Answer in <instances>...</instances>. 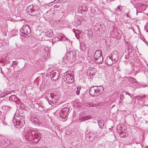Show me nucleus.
Wrapping results in <instances>:
<instances>
[{
    "mask_svg": "<svg viewBox=\"0 0 148 148\" xmlns=\"http://www.w3.org/2000/svg\"><path fill=\"white\" fill-rule=\"evenodd\" d=\"M92 116H84L80 117L79 120L81 121L86 120L91 118Z\"/></svg>",
    "mask_w": 148,
    "mask_h": 148,
    "instance_id": "6ab92c4d",
    "label": "nucleus"
},
{
    "mask_svg": "<svg viewBox=\"0 0 148 148\" xmlns=\"http://www.w3.org/2000/svg\"><path fill=\"white\" fill-rule=\"evenodd\" d=\"M24 136L25 138L28 140H31L34 138L38 139L36 142H37L41 138V134L36 129L33 130L27 129L25 133Z\"/></svg>",
    "mask_w": 148,
    "mask_h": 148,
    "instance_id": "f257e3e1",
    "label": "nucleus"
},
{
    "mask_svg": "<svg viewBox=\"0 0 148 148\" xmlns=\"http://www.w3.org/2000/svg\"><path fill=\"white\" fill-rule=\"evenodd\" d=\"M13 65H14V64H13V63H12V64L10 65V66H11V67H12V66H13Z\"/></svg>",
    "mask_w": 148,
    "mask_h": 148,
    "instance_id": "de8ad7c7",
    "label": "nucleus"
},
{
    "mask_svg": "<svg viewBox=\"0 0 148 148\" xmlns=\"http://www.w3.org/2000/svg\"><path fill=\"white\" fill-rule=\"evenodd\" d=\"M2 96H4V95H3V94H2Z\"/></svg>",
    "mask_w": 148,
    "mask_h": 148,
    "instance_id": "09e8293b",
    "label": "nucleus"
},
{
    "mask_svg": "<svg viewBox=\"0 0 148 148\" xmlns=\"http://www.w3.org/2000/svg\"><path fill=\"white\" fill-rule=\"evenodd\" d=\"M144 41L145 43H146L147 45H148V42L144 39Z\"/></svg>",
    "mask_w": 148,
    "mask_h": 148,
    "instance_id": "ea45409f",
    "label": "nucleus"
},
{
    "mask_svg": "<svg viewBox=\"0 0 148 148\" xmlns=\"http://www.w3.org/2000/svg\"><path fill=\"white\" fill-rule=\"evenodd\" d=\"M59 38L57 37H56L52 40V44L56 42L59 40Z\"/></svg>",
    "mask_w": 148,
    "mask_h": 148,
    "instance_id": "c756f323",
    "label": "nucleus"
},
{
    "mask_svg": "<svg viewBox=\"0 0 148 148\" xmlns=\"http://www.w3.org/2000/svg\"><path fill=\"white\" fill-rule=\"evenodd\" d=\"M48 52H47V51H46L44 54L42 56V57L41 58V60L44 61L47 58V55H48Z\"/></svg>",
    "mask_w": 148,
    "mask_h": 148,
    "instance_id": "a878e982",
    "label": "nucleus"
},
{
    "mask_svg": "<svg viewBox=\"0 0 148 148\" xmlns=\"http://www.w3.org/2000/svg\"><path fill=\"white\" fill-rule=\"evenodd\" d=\"M50 75L52 80L55 81L58 79L60 74L58 70H55L50 73Z\"/></svg>",
    "mask_w": 148,
    "mask_h": 148,
    "instance_id": "423d86ee",
    "label": "nucleus"
},
{
    "mask_svg": "<svg viewBox=\"0 0 148 148\" xmlns=\"http://www.w3.org/2000/svg\"><path fill=\"white\" fill-rule=\"evenodd\" d=\"M116 130L122 137H125L128 134L126 127L123 124H120L117 125Z\"/></svg>",
    "mask_w": 148,
    "mask_h": 148,
    "instance_id": "f03ea898",
    "label": "nucleus"
},
{
    "mask_svg": "<svg viewBox=\"0 0 148 148\" xmlns=\"http://www.w3.org/2000/svg\"><path fill=\"white\" fill-rule=\"evenodd\" d=\"M30 120L35 125L39 126L42 125V123L39 121V119L35 116H32L30 118Z\"/></svg>",
    "mask_w": 148,
    "mask_h": 148,
    "instance_id": "f8f14e48",
    "label": "nucleus"
},
{
    "mask_svg": "<svg viewBox=\"0 0 148 148\" xmlns=\"http://www.w3.org/2000/svg\"><path fill=\"white\" fill-rule=\"evenodd\" d=\"M143 112L145 114H146L148 112V106H144L143 107Z\"/></svg>",
    "mask_w": 148,
    "mask_h": 148,
    "instance_id": "393cba45",
    "label": "nucleus"
},
{
    "mask_svg": "<svg viewBox=\"0 0 148 148\" xmlns=\"http://www.w3.org/2000/svg\"><path fill=\"white\" fill-rule=\"evenodd\" d=\"M129 82H130L132 83H137V82L136 81V79L133 77L130 78L129 79Z\"/></svg>",
    "mask_w": 148,
    "mask_h": 148,
    "instance_id": "cd10ccee",
    "label": "nucleus"
},
{
    "mask_svg": "<svg viewBox=\"0 0 148 148\" xmlns=\"http://www.w3.org/2000/svg\"><path fill=\"white\" fill-rule=\"evenodd\" d=\"M63 79L68 84H71L74 82V79L72 76L69 74H66L63 76Z\"/></svg>",
    "mask_w": 148,
    "mask_h": 148,
    "instance_id": "6e6552de",
    "label": "nucleus"
},
{
    "mask_svg": "<svg viewBox=\"0 0 148 148\" xmlns=\"http://www.w3.org/2000/svg\"><path fill=\"white\" fill-rule=\"evenodd\" d=\"M123 96H121V95L120 96V99L121 100H123Z\"/></svg>",
    "mask_w": 148,
    "mask_h": 148,
    "instance_id": "a18cd8bd",
    "label": "nucleus"
},
{
    "mask_svg": "<svg viewBox=\"0 0 148 148\" xmlns=\"http://www.w3.org/2000/svg\"><path fill=\"white\" fill-rule=\"evenodd\" d=\"M50 101L53 103H56L58 101V100L56 99L55 98V97H52L51 95H50V97H49Z\"/></svg>",
    "mask_w": 148,
    "mask_h": 148,
    "instance_id": "4be33fe9",
    "label": "nucleus"
},
{
    "mask_svg": "<svg viewBox=\"0 0 148 148\" xmlns=\"http://www.w3.org/2000/svg\"><path fill=\"white\" fill-rule=\"evenodd\" d=\"M75 36L77 38V39H79V36H77L76 34H75Z\"/></svg>",
    "mask_w": 148,
    "mask_h": 148,
    "instance_id": "79ce46f5",
    "label": "nucleus"
},
{
    "mask_svg": "<svg viewBox=\"0 0 148 148\" xmlns=\"http://www.w3.org/2000/svg\"><path fill=\"white\" fill-rule=\"evenodd\" d=\"M33 5H30L27 8L26 11L31 16H36L37 14L36 10H34L33 8Z\"/></svg>",
    "mask_w": 148,
    "mask_h": 148,
    "instance_id": "9d476101",
    "label": "nucleus"
},
{
    "mask_svg": "<svg viewBox=\"0 0 148 148\" xmlns=\"http://www.w3.org/2000/svg\"><path fill=\"white\" fill-rule=\"evenodd\" d=\"M140 69V66L139 65L136 66L134 67L133 70L136 72H139V71Z\"/></svg>",
    "mask_w": 148,
    "mask_h": 148,
    "instance_id": "bb28decb",
    "label": "nucleus"
},
{
    "mask_svg": "<svg viewBox=\"0 0 148 148\" xmlns=\"http://www.w3.org/2000/svg\"><path fill=\"white\" fill-rule=\"evenodd\" d=\"M10 93V92L7 93V92H5L4 94H5V95H7L9 93Z\"/></svg>",
    "mask_w": 148,
    "mask_h": 148,
    "instance_id": "c03bdc74",
    "label": "nucleus"
},
{
    "mask_svg": "<svg viewBox=\"0 0 148 148\" xmlns=\"http://www.w3.org/2000/svg\"><path fill=\"white\" fill-rule=\"evenodd\" d=\"M79 48L80 49L81 51L82 52H83L85 50L86 47L84 43H80Z\"/></svg>",
    "mask_w": 148,
    "mask_h": 148,
    "instance_id": "aec40b11",
    "label": "nucleus"
},
{
    "mask_svg": "<svg viewBox=\"0 0 148 148\" xmlns=\"http://www.w3.org/2000/svg\"><path fill=\"white\" fill-rule=\"evenodd\" d=\"M14 120L13 121V123L14 126L16 128H20L23 126L25 124V122L23 119L20 120L19 121L20 118L18 116H17L16 119L14 117Z\"/></svg>",
    "mask_w": 148,
    "mask_h": 148,
    "instance_id": "39448f33",
    "label": "nucleus"
},
{
    "mask_svg": "<svg viewBox=\"0 0 148 148\" xmlns=\"http://www.w3.org/2000/svg\"><path fill=\"white\" fill-rule=\"evenodd\" d=\"M122 8V7H121V6H118L115 9V11L119 12L121 10V8Z\"/></svg>",
    "mask_w": 148,
    "mask_h": 148,
    "instance_id": "f704fd0d",
    "label": "nucleus"
},
{
    "mask_svg": "<svg viewBox=\"0 0 148 148\" xmlns=\"http://www.w3.org/2000/svg\"><path fill=\"white\" fill-rule=\"evenodd\" d=\"M12 63L14 64V65H15L17 64L18 62L17 61H13Z\"/></svg>",
    "mask_w": 148,
    "mask_h": 148,
    "instance_id": "4c0bfd02",
    "label": "nucleus"
},
{
    "mask_svg": "<svg viewBox=\"0 0 148 148\" xmlns=\"http://www.w3.org/2000/svg\"><path fill=\"white\" fill-rule=\"evenodd\" d=\"M102 51L101 50H97L95 53L94 55V59H97V56H100V58L98 59V62H102L103 60V58L101 54Z\"/></svg>",
    "mask_w": 148,
    "mask_h": 148,
    "instance_id": "9b49d317",
    "label": "nucleus"
},
{
    "mask_svg": "<svg viewBox=\"0 0 148 148\" xmlns=\"http://www.w3.org/2000/svg\"><path fill=\"white\" fill-rule=\"evenodd\" d=\"M93 89L94 92L93 97L97 96L101 94L103 91V88L102 86H93Z\"/></svg>",
    "mask_w": 148,
    "mask_h": 148,
    "instance_id": "0eeeda50",
    "label": "nucleus"
},
{
    "mask_svg": "<svg viewBox=\"0 0 148 148\" xmlns=\"http://www.w3.org/2000/svg\"><path fill=\"white\" fill-rule=\"evenodd\" d=\"M105 62L106 64L108 65H111L114 63V61L111 58L110 56L106 58Z\"/></svg>",
    "mask_w": 148,
    "mask_h": 148,
    "instance_id": "2eb2a0df",
    "label": "nucleus"
},
{
    "mask_svg": "<svg viewBox=\"0 0 148 148\" xmlns=\"http://www.w3.org/2000/svg\"><path fill=\"white\" fill-rule=\"evenodd\" d=\"M78 9L81 11V12H82V11L86 12L88 10L87 8L84 6L79 7Z\"/></svg>",
    "mask_w": 148,
    "mask_h": 148,
    "instance_id": "b1692460",
    "label": "nucleus"
},
{
    "mask_svg": "<svg viewBox=\"0 0 148 148\" xmlns=\"http://www.w3.org/2000/svg\"><path fill=\"white\" fill-rule=\"evenodd\" d=\"M17 97L15 95H11L9 97V99L12 101H15L17 100Z\"/></svg>",
    "mask_w": 148,
    "mask_h": 148,
    "instance_id": "5701e85b",
    "label": "nucleus"
},
{
    "mask_svg": "<svg viewBox=\"0 0 148 148\" xmlns=\"http://www.w3.org/2000/svg\"><path fill=\"white\" fill-rule=\"evenodd\" d=\"M93 71H95L96 70V69L95 68H93Z\"/></svg>",
    "mask_w": 148,
    "mask_h": 148,
    "instance_id": "49530a36",
    "label": "nucleus"
},
{
    "mask_svg": "<svg viewBox=\"0 0 148 148\" xmlns=\"http://www.w3.org/2000/svg\"><path fill=\"white\" fill-rule=\"evenodd\" d=\"M103 25L98 23L94 26V30L96 31H99V32H102L103 30Z\"/></svg>",
    "mask_w": 148,
    "mask_h": 148,
    "instance_id": "ddd939ff",
    "label": "nucleus"
},
{
    "mask_svg": "<svg viewBox=\"0 0 148 148\" xmlns=\"http://www.w3.org/2000/svg\"><path fill=\"white\" fill-rule=\"evenodd\" d=\"M92 87H91V88H90V90H89V94L90 95H91V94L90 92H91V91H92V90H91V88H92Z\"/></svg>",
    "mask_w": 148,
    "mask_h": 148,
    "instance_id": "58836bf2",
    "label": "nucleus"
},
{
    "mask_svg": "<svg viewBox=\"0 0 148 148\" xmlns=\"http://www.w3.org/2000/svg\"><path fill=\"white\" fill-rule=\"evenodd\" d=\"M76 53L74 50L70 51L67 53L64 57L68 61L71 62H74L76 60Z\"/></svg>",
    "mask_w": 148,
    "mask_h": 148,
    "instance_id": "7ed1b4c3",
    "label": "nucleus"
},
{
    "mask_svg": "<svg viewBox=\"0 0 148 148\" xmlns=\"http://www.w3.org/2000/svg\"><path fill=\"white\" fill-rule=\"evenodd\" d=\"M126 94H127L128 95H130L131 97L132 98V97L131 96H130V93L128 92H126Z\"/></svg>",
    "mask_w": 148,
    "mask_h": 148,
    "instance_id": "a19ab883",
    "label": "nucleus"
},
{
    "mask_svg": "<svg viewBox=\"0 0 148 148\" xmlns=\"http://www.w3.org/2000/svg\"><path fill=\"white\" fill-rule=\"evenodd\" d=\"M69 110V108H68L66 107L62 109L60 112V116L63 119L66 118V119L65 120V121L67 119L66 117L68 115Z\"/></svg>",
    "mask_w": 148,
    "mask_h": 148,
    "instance_id": "1a4fd4ad",
    "label": "nucleus"
},
{
    "mask_svg": "<svg viewBox=\"0 0 148 148\" xmlns=\"http://www.w3.org/2000/svg\"><path fill=\"white\" fill-rule=\"evenodd\" d=\"M96 121L98 123L99 127L100 128L102 129L104 127V121L103 120H101L100 121H98L94 119L93 121V122L95 123H96Z\"/></svg>",
    "mask_w": 148,
    "mask_h": 148,
    "instance_id": "dca6fc26",
    "label": "nucleus"
},
{
    "mask_svg": "<svg viewBox=\"0 0 148 148\" xmlns=\"http://www.w3.org/2000/svg\"><path fill=\"white\" fill-rule=\"evenodd\" d=\"M61 38H62V40H66L67 39V38L62 34L60 35V40Z\"/></svg>",
    "mask_w": 148,
    "mask_h": 148,
    "instance_id": "7c9ffc66",
    "label": "nucleus"
},
{
    "mask_svg": "<svg viewBox=\"0 0 148 148\" xmlns=\"http://www.w3.org/2000/svg\"><path fill=\"white\" fill-rule=\"evenodd\" d=\"M39 110L41 112L45 111V109L42 106H39L38 108Z\"/></svg>",
    "mask_w": 148,
    "mask_h": 148,
    "instance_id": "2f4dec72",
    "label": "nucleus"
},
{
    "mask_svg": "<svg viewBox=\"0 0 148 148\" xmlns=\"http://www.w3.org/2000/svg\"><path fill=\"white\" fill-rule=\"evenodd\" d=\"M44 49H45V50L46 51H47L46 50H48V47H45V48Z\"/></svg>",
    "mask_w": 148,
    "mask_h": 148,
    "instance_id": "37998d69",
    "label": "nucleus"
},
{
    "mask_svg": "<svg viewBox=\"0 0 148 148\" xmlns=\"http://www.w3.org/2000/svg\"><path fill=\"white\" fill-rule=\"evenodd\" d=\"M21 35L24 37H27L28 35L31 32L30 28L27 25H24L20 30Z\"/></svg>",
    "mask_w": 148,
    "mask_h": 148,
    "instance_id": "20e7f679",
    "label": "nucleus"
},
{
    "mask_svg": "<svg viewBox=\"0 0 148 148\" xmlns=\"http://www.w3.org/2000/svg\"><path fill=\"white\" fill-rule=\"evenodd\" d=\"M46 35L47 37H52L53 35V32H47Z\"/></svg>",
    "mask_w": 148,
    "mask_h": 148,
    "instance_id": "c85d7f7f",
    "label": "nucleus"
},
{
    "mask_svg": "<svg viewBox=\"0 0 148 148\" xmlns=\"http://www.w3.org/2000/svg\"><path fill=\"white\" fill-rule=\"evenodd\" d=\"M97 59H94V61L96 63H101V62H98V59L99 58H100V56H97Z\"/></svg>",
    "mask_w": 148,
    "mask_h": 148,
    "instance_id": "72a5a7b5",
    "label": "nucleus"
},
{
    "mask_svg": "<svg viewBox=\"0 0 148 148\" xmlns=\"http://www.w3.org/2000/svg\"><path fill=\"white\" fill-rule=\"evenodd\" d=\"M73 32L75 33V34H77V33L79 32V31L77 30H76L75 29H73Z\"/></svg>",
    "mask_w": 148,
    "mask_h": 148,
    "instance_id": "e433bc0d",
    "label": "nucleus"
},
{
    "mask_svg": "<svg viewBox=\"0 0 148 148\" xmlns=\"http://www.w3.org/2000/svg\"><path fill=\"white\" fill-rule=\"evenodd\" d=\"M90 71V69H89L88 70H87V74L88 75H89L90 77H91L92 76V73H91L90 72H89Z\"/></svg>",
    "mask_w": 148,
    "mask_h": 148,
    "instance_id": "c9c22d12",
    "label": "nucleus"
},
{
    "mask_svg": "<svg viewBox=\"0 0 148 148\" xmlns=\"http://www.w3.org/2000/svg\"><path fill=\"white\" fill-rule=\"evenodd\" d=\"M147 32H148V30L147 31Z\"/></svg>",
    "mask_w": 148,
    "mask_h": 148,
    "instance_id": "8fccbe9b",
    "label": "nucleus"
},
{
    "mask_svg": "<svg viewBox=\"0 0 148 148\" xmlns=\"http://www.w3.org/2000/svg\"><path fill=\"white\" fill-rule=\"evenodd\" d=\"M81 87H77V90H76V94L77 95H79V93H80V91L81 89Z\"/></svg>",
    "mask_w": 148,
    "mask_h": 148,
    "instance_id": "473e14b6",
    "label": "nucleus"
},
{
    "mask_svg": "<svg viewBox=\"0 0 148 148\" xmlns=\"http://www.w3.org/2000/svg\"><path fill=\"white\" fill-rule=\"evenodd\" d=\"M4 145L6 147L8 146L9 148L13 147V143L10 140L7 139H5L4 140Z\"/></svg>",
    "mask_w": 148,
    "mask_h": 148,
    "instance_id": "a211bd4d",
    "label": "nucleus"
},
{
    "mask_svg": "<svg viewBox=\"0 0 148 148\" xmlns=\"http://www.w3.org/2000/svg\"><path fill=\"white\" fill-rule=\"evenodd\" d=\"M118 53L117 51H115L113 53L112 56L110 57L114 61V63H115L118 60L119 57L117 55Z\"/></svg>",
    "mask_w": 148,
    "mask_h": 148,
    "instance_id": "f3484780",
    "label": "nucleus"
},
{
    "mask_svg": "<svg viewBox=\"0 0 148 148\" xmlns=\"http://www.w3.org/2000/svg\"><path fill=\"white\" fill-rule=\"evenodd\" d=\"M82 18L81 16H79L77 18L75 19L73 22V24L75 26H78L81 25V20Z\"/></svg>",
    "mask_w": 148,
    "mask_h": 148,
    "instance_id": "4468645a",
    "label": "nucleus"
},
{
    "mask_svg": "<svg viewBox=\"0 0 148 148\" xmlns=\"http://www.w3.org/2000/svg\"><path fill=\"white\" fill-rule=\"evenodd\" d=\"M92 32L91 29L88 30L87 32V36L90 39H92Z\"/></svg>",
    "mask_w": 148,
    "mask_h": 148,
    "instance_id": "412c9836",
    "label": "nucleus"
}]
</instances>
